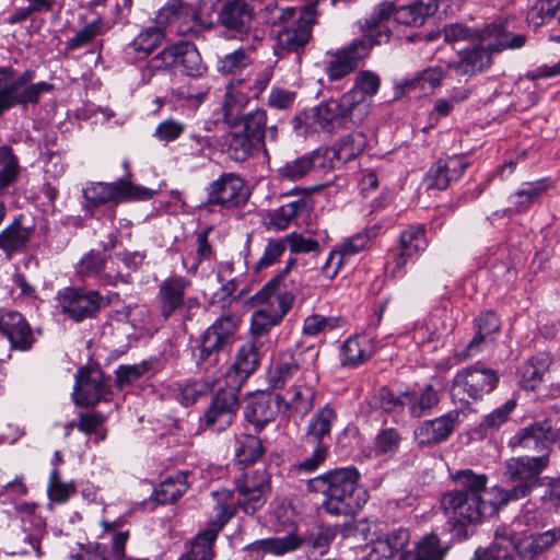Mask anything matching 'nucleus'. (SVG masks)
Segmentation results:
<instances>
[{
	"instance_id": "f257e3e1",
	"label": "nucleus",
	"mask_w": 560,
	"mask_h": 560,
	"mask_svg": "<svg viewBox=\"0 0 560 560\" xmlns=\"http://www.w3.org/2000/svg\"><path fill=\"white\" fill-rule=\"evenodd\" d=\"M459 488L446 491L441 509L453 527L475 525L492 517L504 506L493 487L488 489V476L471 469L457 470L452 476Z\"/></svg>"
},
{
	"instance_id": "f03ea898",
	"label": "nucleus",
	"mask_w": 560,
	"mask_h": 560,
	"mask_svg": "<svg viewBox=\"0 0 560 560\" xmlns=\"http://www.w3.org/2000/svg\"><path fill=\"white\" fill-rule=\"evenodd\" d=\"M479 46L468 50L455 65L460 74H474L491 63V55L504 49H515L524 46L526 37L523 34L508 32L505 22H493L478 32Z\"/></svg>"
},
{
	"instance_id": "7ed1b4c3",
	"label": "nucleus",
	"mask_w": 560,
	"mask_h": 560,
	"mask_svg": "<svg viewBox=\"0 0 560 560\" xmlns=\"http://www.w3.org/2000/svg\"><path fill=\"white\" fill-rule=\"evenodd\" d=\"M240 318L229 314L217 318L199 336L191 350V358L199 371L208 372L220 363L221 355L235 342Z\"/></svg>"
},
{
	"instance_id": "20e7f679",
	"label": "nucleus",
	"mask_w": 560,
	"mask_h": 560,
	"mask_svg": "<svg viewBox=\"0 0 560 560\" xmlns=\"http://www.w3.org/2000/svg\"><path fill=\"white\" fill-rule=\"evenodd\" d=\"M548 465V454L509 458L503 466V476L506 480L516 482V485L510 489L493 487V493H498L499 500L503 502L504 506L512 501L528 497L535 488L541 486L542 479L539 475Z\"/></svg>"
},
{
	"instance_id": "39448f33",
	"label": "nucleus",
	"mask_w": 560,
	"mask_h": 560,
	"mask_svg": "<svg viewBox=\"0 0 560 560\" xmlns=\"http://www.w3.org/2000/svg\"><path fill=\"white\" fill-rule=\"evenodd\" d=\"M34 78V70L18 73L12 67L0 68V115L16 105L37 104L43 93L52 90L54 85L45 81L32 83Z\"/></svg>"
},
{
	"instance_id": "423d86ee",
	"label": "nucleus",
	"mask_w": 560,
	"mask_h": 560,
	"mask_svg": "<svg viewBox=\"0 0 560 560\" xmlns=\"http://www.w3.org/2000/svg\"><path fill=\"white\" fill-rule=\"evenodd\" d=\"M178 69L188 77H201L206 71L201 56L194 43L178 42L164 47L148 60L142 70L143 77Z\"/></svg>"
},
{
	"instance_id": "0eeeda50",
	"label": "nucleus",
	"mask_w": 560,
	"mask_h": 560,
	"mask_svg": "<svg viewBox=\"0 0 560 560\" xmlns=\"http://www.w3.org/2000/svg\"><path fill=\"white\" fill-rule=\"evenodd\" d=\"M318 357L319 349L316 346L279 353L269 371V384L273 388L281 389L292 380L317 381Z\"/></svg>"
},
{
	"instance_id": "6e6552de",
	"label": "nucleus",
	"mask_w": 560,
	"mask_h": 560,
	"mask_svg": "<svg viewBox=\"0 0 560 560\" xmlns=\"http://www.w3.org/2000/svg\"><path fill=\"white\" fill-rule=\"evenodd\" d=\"M360 474L353 467L330 471L329 499L323 508L331 515H355L366 502L365 492L357 493Z\"/></svg>"
},
{
	"instance_id": "1a4fd4ad",
	"label": "nucleus",
	"mask_w": 560,
	"mask_h": 560,
	"mask_svg": "<svg viewBox=\"0 0 560 560\" xmlns=\"http://www.w3.org/2000/svg\"><path fill=\"white\" fill-rule=\"evenodd\" d=\"M158 20L182 36H198L212 27V19L202 13L199 0H168L159 11Z\"/></svg>"
},
{
	"instance_id": "9d476101",
	"label": "nucleus",
	"mask_w": 560,
	"mask_h": 560,
	"mask_svg": "<svg viewBox=\"0 0 560 560\" xmlns=\"http://www.w3.org/2000/svg\"><path fill=\"white\" fill-rule=\"evenodd\" d=\"M190 287L191 281L179 275L170 276L161 282L156 301L163 319L167 320L177 313L184 322L192 319L195 311L199 310L201 304L197 296H186Z\"/></svg>"
},
{
	"instance_id": "9b49d317",
	"label": "nucleus",
	"mask_w": 560,
	"mask_h": 560,
	"mask_svg": "<svg viewBox=\"0 0 560 560\" xmlns=\"http://www.w3.org/2000/svg\"><path fill=\"white\" fill-rule=\"evenodd\" d=\"M217 502V514L214 521L203 532L199 533L188 553L182 556L178 560H211L213 556V544L219 532L234 516L235 506L232 502V493L228 489H221L212 493Z\"/></svg>"
},
{
	"instance_id": "f8f14e48",
	"label": "nucleus",
	"mask_w": 560,
	"mask_h": 560,
	"mask_svg": "<svg viewBox=\"0 0 560 560\" xmlns=\"http://www.w3.org/2000/svg\"><path fill=\"white\" fill-rule=\"evenodd\" d=\"M316 4L312 3L299 9V16L288 23L277 35L275 54L282 58L289 54H300L312 38V30L316 23Z\"/></svg>"
},
{
	"instance_id": "ddd939ff",
	"label": "nucleus",
	"mask_w": 560,
	"mask_h": 560,
	"mask_svg": "<svg viewBox=\"0 0 560 560\" xmlns=\"http://www.w3.org/2000/svg\"><path fill=\"white\" fill-rule=\"evenodd\" d=\"M57 302L61 313L75 323L96 317L108 304L98 291L72 287L60 290Z\"/></svg>"
},
{
	"instance_id": "4468645a",
	"label": "nucleus",
	"mask_w": 560,
	"mask_h": 560,
	"mask_svg": "<svg viewBox=\"0 0 560 560\" xmlns=\"http://www.w3.org/2000/svg\"><path fill=\"white\" fill-rule=\"evenodd\" d=\"M354 92H346L339 98H330L315 107L314 120L322 129L332 131L348 124L360 125L364 117L358 109Z\"/></svg>"
},
{
	"instance_id": "2eb2a0df",
	"label": "nucleus",
	"mask_w": 560,
	"mask_h": 560,
	"mask_svg": "<svg viewBox=\"0 0 560 560\" xmlns=\"http://www.w3.org/2000/svg\"><path fill=\"white\" fill-rule=\"evenodd\" d=\"M237 499L232 493L235 510L241 508L246 514H254L260 510L270 494V475L266 468H257L243 472L236 479Z\"/></svg>"
},
{
	"instance_id": "dca6fc26",
	"label": "nucleus",
	"mask_w": 560,
	"mask_h": 560,
	"mask_svg": "<svg viewBox=\"0 0 560 560\" xmlns=\"http://www.w3.org/2000/svg\"><path fill=\"white\" fill-rule=\"evenodd\" d=\"M499 376L492 369L475 364L458 371L452 385V395L460 401L478 400L491 393L498 385Z\"/></svg>"
},
{
	"instance_id": "f3484780",
	"label": "nucleus",
	"mask_w": 560,
	"mask_h": 560,
	"mask_svg": "<svg viewBox=\"0 0 560 560\" xmlns=\"http://www.w3.org/2000/svg\"><path fill=\"white\" fill-rule=\"evenodd\" d=\"M238 392V388L230 384L225 388H220L200 417L199 428L213 433L226 430L233 423L240 409Z\"/></svg>"
},
{
	"instance_id": "a211bd4d",
	"label": "nucleus",
	"mask_w": 560,
	"mask_h": 560,
	"mask_svg": "<svg viewBox=\"0 0 560 560\" xmlns=\"http://www.w3.org/2000/svg\"><path fill=\"white\" fill-rule=\"evenodd\" d=\"M372 47L371 38L361 37L329 54V59L325 63V73L329 81L341 80L354 72L369 56Z\"/></svg>"
},
{
	"instance_id": "6ab92c4d",
	"label": "nucleus",
	"mask_w": 560,
	"mask_h": 560,
	"mask_svg": "<svg viewBox=\"0 0 560 560\" xmlns=\"http://www.w3.org/2000/svg\"><path fill=\"white\" fill-rule=\"evenodd\" d=\"M84 197L92 206L98 207L109 201L149 200L153 197V191L120 179L110 184H92L84 189Z\"/></svg>"
},
{
	"instance_id": "aec40b11",
	"label": "nucleus",
	"mask_w": 560,
	"mask_h": 560,
	"mask_svg": "<svg viewBox=\"0 0 560 560\" xmlns=\"http://www.w3.org/2000/svg\"><path fill=\"white\" fill-rule=\"evenodd\" d=\"M209 205L223 208H236L248 199V190L244 180L234 173H224L207 188Z\"/></svg>"
},
{
	"instance_id": "412c9836",
	"label": "nucleus",
	"mask_w": 560,
	"mask_h": 560,
	"mask_svg": "<svg viewBox=\"0 0 560 560\" xmlns=\"http://www.w3.org/2000/svg\"><path fill=\"white\" fill-rule=\"evenodd\" d=\"M428 247L425 229L422 224H412L401 231L396 252L393 253L394 267L390 275L400 278L407 262L421 255Z\"/></svg>"
},
{
	"instance_id": "4be33fe9",
	"label": "nucleus",
	"mask_w": 560,
	"mask_h": 560,
	"mask_svg": "<svg viewBox=\"0 0 560 560\" xmlns=\"http://www.w3.org/2000/svg\"><path fill=\"white\" fill-rule=\"evenodd\" d=\"M108 394L103 372L98 369L81 368L75 374L74 404L78 406H94Z\"/></svg>"
},
{
	"instance_id": "5701e85b",
	"label": "nucleus",
	"mask_w": 560,
	"mask_h": 560,
	"mask_svg": "<svg viewBox=\"0 0 560 560\" xmlns=\"http://www.w3.org/2000/svg\"><path fill=\"white\" fill-rule=\"evenodd\" d=\"M459 412L451 410L445 415L420 423L413 432L420 447L440 444L446 441L458 424Z\"/></svg>"
},
{
	"instance_id": "b1692460",
	"label": "nucleus",
	"mask_w": 560,
	"mask_h": 560,
	"mask_svg": "<svg viewBox=\"0 0 560 560\" xmlns=\"http://www.w3.org/2000/svg\"><path fill=\"white\" fill-rule=\"evenodd\" d=\"M283 405V397L279 394L262 393L250 399L246 405L245 419L252 423L257 432L269 422L276 420Z\"/></svg>"
},
{
	"instance_id": "393cba45",
	"label": "nucleus",
	"mask_w": 560,
	"mask_h": 560,
	"mask_svg": "<svg viewBox=\"0 0 560 560\" xmlns=\"http://www.w3.org/2000/svg\"><path fill=\"white\" fill-rule=\"evenodd\" d=\"M556 442V434L549 421L535 422L514 434L509 446L527 451L542 452Z\"/></svg>"
},
{
	"instance_id": "a878e982",
	"label": "nucleus",
	"mask_w": 560,
	"mask_h": 560,
	"mask_svg": "<svg viewBox=\"0 0 560 560\" xmlns=\"http://www.w3.org/2000/svg\"><path fill=\"white\" fill-rule=\"evenodd\" d=\"M313 207L314 202L312 198L307 195H302L298 199L268 211L265 215V225L269 231H283L293 220L308 215Z\"/></svg>"
},
{
	"instance_id": "bb28decb",
	"label": "nucleus",
	"mask_w": 560,
	"mask_h": 560,
	"mask_svg": "<svg viewBox=\"0 0 560 560\" xmlns=\"http://www.w3.org/2000/svg\"><path fill=\"white\" fill-rule=\"evenodd\" d=\"M252 0H218V19L229 31L244 34L253 19Z\"/></svg>"
},
{
	"instance_id": "cd10ccee",
	"label": "nucleus",
	"mask_w": 560,
	"mask_h": 560,
	"mask_svg": "<svg viewBox=\"0 0 560 560\" xmlns=\"http://www.w3.org/2000/svg\"><path fill=\"white\" fill-rule=\"evenodd\" d=\"M260 346L256 341L244 343L236 352L234 363L226 373L230 385L241 388L259 365Z\"/></svg>"
},
{
	"instance_id": "c85d7f7f",
	"label": "nucleus",
	"mask_w": 560,
	"mask_h": 560,
	"mask_svg": "<svg viewBox=\"0 0 560 560\" xmlns=\"http://www.w3.org/2000/svg\"><path fill=\"white\" fill-rule=\"evenodd\" d=\"M0 335L5 337L12 349L27 351L35 339L27 320L18 312H9L0 317Z\"/></svg>"
},
{
	"instance_id": "c756f323",
	"label": "nucleus",
	"mask_w": 560,
	"mask_h": 560,
	"mask_svg": "<svg viewBox=\"0 0 560 560\" xmlns=\"http://www.w3.org/2000/svg\"><path fill=\"white\" fill-rule=\"evenodd\" d=\"M317 381H301L298 378L288 390V398H283L282 409L288 417L300 415L304 417L314 407V399L316 395L315 384Z\"/></svg>"
},
{
	"instance_id": "7c9ffc66",
	"label": "nucleus",
	"mask_w": 560,
	"mask_h": 560,
	"mask_svg": "<svg viewBox=\"0 0 560 560\" xmlns=\"http://www.w3.org/2000/svg\"><path fill=\"white\" fill-rule=\"evenodd\" d=\"M559 540L560 528L555 527L544 533L530 534L517 539L514 542V549L521 560H538Z\"/></svg>"
},
{
	"instance_id": "2f4dec72",
	"label": "nucleus",
	"mask_w": 560,
	"mask_h": 560,
	"mask_svg": "<svg viewBox=\"0 0 560 560\" xmlns=\"http://www.w3.org/2000/svg\"><path fill=\"white\" fill-rule=\"evenodd\" d=\"M467 167L468 162L463 156L454 155L439 160L428 173V187L439 190L446 189L452 182H456L463 176Z\"/></svg>"
},
{
	"instance_id": "473e14b6",
	"label": "nucleus",
	"mask_w": 560,
	"mask_h": 560,
	"mask_svg": "<svg viewBox=\"0 0 560 560\" xmlns=\"http://www.w3.org/2000/svg\"><path fill=\"white\" fill-rule=\"evenodd\" d=\"M46 534L45 524L42 520L32 517L28 522L23 521V529L14 537V546L11 553L27 555L30 549H32L40 558L44 555L40 544Z\"/></svg>"
},
{
	"instance_id": "72a5a7b5",
	"label": "nucleus",
	"mask_w": 560,
	"mask_h": 560,
	"mask_svg": "<svg viewBox=\"0 0 560 560\" xmlns=\"http://www.w3.org/2000/svg\"><path fill=\"white\" fill-rule=\"evenodd\" d=\"M33 235V229L22 225V215L14 220L0 232V250L7 259L24 252Z\"/></svg>"
},
{
	"instance_id": "f704fd0d",
	"label": "nucleus",
	"mask_w": 560,
	"mask_h": 560,
	"mask_svg": "<svg viewBox=\"0 0 560 560\" xmlns=\"http://www.w3.org/2000/svg\"><path fill=\"white\" fill-rule=\"evenodd\" d=\"M302 539L294 534H288L282 537H273L256 540L247 545L244 550L255 556L256 560H261L265 553L283 556L299 549Z\"/></svg>"
},
{
	"instance_id": "c9c22d12",
	"label": "nucleus",
	"mask_w": 560,
	"mask_h": 560,
	"mask_svg": "<svg viewBox=\"0 0 560 560\" xmlns=\"http://www.w3.org/2000/svg\"><path fill=\"white\" fill-rule=\"evenodd\" d=\"M225 144L228 155L235 162H245L261 151L268 156L266 147L241 130L229 132Z\"/></svg>"
},
{
	"instance_id": "e433bc0d",
	"label": "nucleus",
	"mask_w": 560,
	"mask_h": 560,
	"mask_svg": "<svg viewBox=\"0 0 560 560\" xmlns=\"http://www.w3.org/2000/svg\"><path fill=\"white\" fill-rule=\"evenodd\" d=\"M395 5L393 2L384 1L376 5L373 12L365 19L364 27L368 31L377 30L372 35L368 37L373 40V45H382L389 40L392 31L389 27L385 26V23L389 21L393 16L395 19Z\"/></svg>"
},
{
	"instance_id": "4c0bfd02",
	"label": "nucleus",
	"mask_w": 560,
	"mask_h": 560,
	"mask_svg": "<svg viewBox=\"0 0 560 560\" xmlns=\"http://www.w3.org/2000/svg\"><path fill=\"white\" fill-rule=\"evenodd\" d=\"M106 266V256L98 250H90L78 264L77 271L82 277H97L98 281L105 285H115L122 280L120 273L110 275L104 272Z\"/></svg>"
},
{
	"instance_id": "58836bf2",
	"label": "nucleus",
	"mask_w": 560,
	"mask_h": 560,
	"mask_svg": "<svg viewBox=\"0 0 560 560\" xmlns=\"http://www.w3.org/2000/svg\"><path fill=\"white\" fill-rule=\"evenodd\" d=\"M373 353V340L366 335H355L343 342L340 361L342 365L357 366L370 360Z\"/></svg>"
},
{
	"instance_id": "ea45409f",
	"label": "nucleus",
	"mask_w": 560,
	"mask_h": 560,
	"mask_svg": "<svg viewBox=\"0 0 560 560\" xmlns=\"http://www.w3.org/2000/svg\"><path fill=\"white\" fill-rule=\"evenodd\" d=\"M165 32L159 25L144 27L140 33L125 46L126 55H135L139 58L148 57L164 40Z\"/></svg>"
},
{
	"instance_id": "a19ab883",
	"label": "nucleus",
	"mask_w": 560,
	"mask_h": 560,
	"mask_svg": "<svg viewBox=\"0 0 560 560\" xmlns=\"http://www.w3.org/2000/svg\"><path fill=\"white\" fill-rule=\"evenodd\" d=\"M324 156L319 150L299 156L285 162L279 167L278 173L281 178L291 182L300 180L308 175L314 168L323 166Z\"/></svg>"
},
{
	"instance_id": "79ce46f5",
	"label": "nucleus",
	"mask_w": 560,
	"mask_h": 560,
	"mask_svg": "<svg viewBox=\"0 0 560 560\" xmlns=\"http://www.w3.org/2000/svg\"><path fill=\"white\" fill-rule=\"evenodd\" d=\"M337 419V413L326 405L319 408L311 418L305 433L306 443H324L325 436H329L332 423Z\"/></svg>"
},
{
	"instance_id": "37998d69",
	"label": "nucleus",
	"mask_w": 560,
	"mask_h": 560,
	"mask_svg": "<svg viewBox=\"0 0 560 560\" xmlns=\"http://www.w3.org/2000/svg\"><path fill=\"white\" fill-rule=\"evenodd\" d=\"M265 454V447L259 438L252 434H240L236 438L234 456L236 464L247 467L256 463Z\"/></svg>"
},
{
	"instance_id": "c03bdc74",
	"label": "nucleus",
	"mask_w": 560,
	"mask_h": 560,
	"mask_svg": "<svg viewBox=\"0 0 560 560\" xmlns=\"http://www.w3.org/2000/svg\"><path fill=\"white\" fill-rule=\"evenodd\" d=\"M368 145L364 133L355 131L339 139L331 148L332 158L347 163L361 154Z\"/></svg>"
},
{
	"instance_id": "a18cd8bd",
	"label": "nucleus",
	"mask_w": 560,
	"mask_h": 560,
	"mask_svg": "<svg viewBox=\"0 0 560 560\" xmlns=\"http://www.w3.org/2000/svg\"><path fill=\"white\" fill-rule=\"evenodd\" d=\"M381 86L380 77L371 70L360 71L355 79L352 89L348 92L355 93V100L358 101V109L362 113L363 117L366 115V105L364 104L365 96L375 95Z\"/></svg>"
},
{
	"instance_id": "49530a36",
	"label": "nucleus",
	"mask_w": 560,
	"mask_h": 560,
	"mask_svg": "<svg viewBox=\"0 0 560 560\" xmlns=\"http://www.w3.org/2000/svg\"><path fill=\"white\" fill-rule=\"evenodd\" d=\"M440 401L438 390L427 385L420 393L408 392V410L412 418H421L429 413Z\"/></svg>"
},
{
	"instance_id": "de8ad7c7",
	"label": "nucleus",
	"mask_w": 560,
	"mask_h": 560,
	"mask_svg": "<svg viewBox=\"0 0 560 560\" xmlns=\"http://www.w3.org/2000/svg\"><path fill=\"white\" fill-rule=\"evenodd\" d=\"M248 102V96L241 92H235L233 83L228 85L224 101L222 103V118L225 124L231 127H235L240 124L243 115L242 110Z\"/></svg>"
},
{
	"instance_id": "09e8293b",
	"label": "nucleus",
	"mask_w": 560,
	"mask_h": 560,
	"mask_svg": "<svg viewBox=\"0 0 560 560\" xmlns=\"http://www.w3.org/2000/svg\"><path fill=\"white\" fill-rule=\"evenodd\" d=\"M433 14V7L430 3L416 1L402 5L395 11V21L407 26H422L425 20Z\"/></svg>"
},
{
	"instance_id": "8fccbe9b",
	"label": "nucleus",
	"mask_w": 560,
	"mask_h": 560,
	"mask_svg": "<svg viewBox=\"0 0 560 560\" xmlns=\"http://www.w3.org/2000/svg\"><path fill=\"white\" fill-rule=\"evenodd\" d=\"M188 489L185 476L182 474L163 480L153 491V499L160 504H170L177 501Z\"/></svg>"
},
{
	"instance_id": "3c124183",
	"label": "nucleus",
	"mask_w": 560,
	"mask_h": 560,
	"mask_svg": "<svg viewBox=\"0 0 560 560\" xmlns=\"http://www.w3.org/2000/svg\"><path fill=\"white\" fill-rule=\"evenodd\" d=\"M211 228H208L197 234L196 237V253L194 256V264H189L190 255H185L182 258V264L184 269L188 273H196L199 265L202 261H209L214 257V252L212 249L211 244L209 243V234L211 232Z\"/></svg>"
},
{
	"instance_id": "603ef678",
	"label": "nucleus",
	"mask_w": 560,
	"mask_h": 560,
	"mask_svg": "<svg viewBox=\"0 0 560 560\" xmlns=\"http://www.w3.org/2000/svg\"><path fill=\"white\" fill-rule=\"evenodd\" d=\"M242 122L243 128L242 132L246 133L250 138L260 142V144L265 145L266 138V125H267V113L261 108H256L244 114L240 120Z\"/></svg>"
},
{
	"instance_id": "864d4df0",
	"label": "nucleus",
	"mask_w": 560,
	"mask_h": 560,
	"mask_svg": "<svg viewBox=\"0 0 560 560\" xmlns=\"http://www.w3.org/2000/svg\"><path fill=\"white\" fill-rule=\"evenodd\" d=\"M20 174L18 156L10 145L0 147V189L11 186Z\"/></svg>"
},
{
	"instance_id": "5fc2aeb1",
	"label": "nucleus",
	"mask_w": 560,
	"mask_h": 560,
	"mask_svg": "<svg viewBox=\"0 0 560 560\" xmlns=\"http://www.w3.org/2000/svg\"><path fill=\"white\" fill-rule=\"evenodd\" d=\"M281 323L276 313H273V304H266L255 311L250 319V332L254 337L267 335L270 329Z\"/></svg>"
},
{
	"instance_id": "6e6d98bb",
	"label": "nucleus",
	"mask_w": 560,
	"mask_h": 560,
	"mask_svg": "<svg viewBox=\"0 0 560 560\" xmlns=\"http://www.w3.org/2000/svg\"><path fill=\"white\" fill-rule=\"evenodd\" d=\"M560 9V0H537L527 12V22L533 27H539L549 22Z\"/></svg>"
},
{
	"instance_id": "4d7b16f0",
	"label": "nucleus",
	"mask_w": 560,
	"mask_h": 560,
	"mask_svg": "<svg viewBox=\"0 0 560 560\" xmlns=\"http://www.w3.org/2000/svg\"><path fill=\"white\" fill-rule=\"evenodd\" d=\"M106 32L105 24L102 19L94 20L79 30L73 37L66 44V50H75L90 44L96 36Z\"/></svg>"
},
{
	"instance_id": "13d9d810",
	"label": "nucleus",
	"mask_w": 560,
	"mask_h": 560,
	"mask_svg": "<svg viewBox=\"0 0 560 560\" xmlns=\"http://www.w3.org/2000/svg\"><path fill=\"white\" fill-rule=\"evenodd\" d=\"M547 189L548 185L545 179L526 183L513 195V202L517 206L520 211H523L545 195Z\"/></svg>"
},
{
	"instance_id": "bf43d9fd",
	"label": "nucleus",
	"mask_w": 560,
	"mask_h": 560,
	"mask_svg": "<svg viewBox=\"0 0 560 560\" xmlns=\"http://www.w3.org/2000/svg\"><path fill=\"white\" fill-rule=\"evenodd\" d=\"M548 368L549 359L547 357L537 355L530 358L523 371V382L525 383V387L535 389L542 381Z\"/></svg>"
},
{
	"instance_id": "052dcab7",
	"label": "nucleus",
	"mask_w": 560,
	"mask_h": 560,
	"mask_svg": "<svg viewBox=\"0 0 560 560\" xmlns=\"http://www.w3.org/2000/svg\"><path fill=\"white\" fill-rule=\"evenodd\" d=\"M515 407L516 401L514 399H510L502 406L494 409L492 412L485 416L479 424L482 432L488 434L499 430L501 425L508 421L511 412L515 409Z\"/></svg>"
},
{
	"instance_id": "680f3d73",
	"label": "nucleus",
	"mask_w": 560,
	"mask_h": 560,
	"mask_svg": "<svg viewBox=\"0 0 560 560\" xmlns=\"http://www.w3.org/2000/svg\"><path fill=\"white\" fill-rule=\"evenodd\" d=\"M47 492L51 501L65 503L75 493V487L72 482H62L59 469L54 468L50 471Z\"/></svg>"
},
{
	"instance_id": "e2e57ef3",
	"label": "nucleus",
	"mask_w": 560,
	"mask_h": 560,
	"mask_svg": "<svg viewBox=\"0 0 560 560\" xmlns=\"http://www.w3.org/2000/svg\"><path fill=\"white\" fill-rule=\"evenodd\" d=\"M250 63L249 56L243 49H237L218 60L217 69L222 74L236 75Z\"/></svg>"
},
{
	"instance_id": "0e129e2a",
	"label": "nucleus",
	"mask_w": 560,
	"mask_h": 560,
	"mask_svg": "<svg viewBox=\"0 0 560 560\" xmlns=\"http://www.w3.org/2000/svg\"><path fill=\"white\" fill-rule=\"evenodd\" d=\"M101 525L105 534L112 535V556L117 560H122L125 558V548L129 538V532L118 530L121 526L119 521H102Z\"/></svg>"
},
{
	"instance_id": "69168bd1",
	"label": "nucleus",
	"mask_w": 560,
	"mask_h": 560,
	"mask_svg": "<svg viewBox=\"0 0 560 560\" xmlns=\"http://www.w3.org/2000/svg\"><path fill=\"white\" fill-rule=\"evenodd\" d=\"M295 265L296 258L290 257L285 261V266L253 296V300L259 303H268L276 293L279 284L285 279Z\"/></svg>"
},
{
	"instance_id": "338daca9",
	"label": "nucleus",
	"mask_w": 560,
	"mask_h": 560,
	"mask_svg": "<svg viewBox=\"0 0 560 560\" xmlns=\"http://www.w3.org/2000/svg\"><path fill=\"white\" fill-rule=\"evenodd\" d=\"M151 369V364L148 361H143L138 364L131 365H120L115 371L116 376V385L120 388L128 386L140 377H142L149 370Z\"/></svg>"
},
{
	"instance_id": "774afa93",
	"label": "nucleus",
	"mask_w": 560,
	"mask_h": 560,
	"mask_svg": "<svg viewBox=\"0 0 560 560\" xmlns=\"http://www.w3.org/2000/svg\"><path fill=\"white\" fill-rule=\"evenodd\" d=\"M444 551L440 546V539L434 534L424 536L417 545L413 560H443Z\"/></svg>"
}]
</instances>
